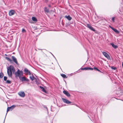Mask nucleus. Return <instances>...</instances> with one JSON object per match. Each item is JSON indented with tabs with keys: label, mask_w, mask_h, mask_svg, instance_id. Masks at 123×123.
I'll list each match as a JSON object with an SVG mask.
<instances>
[{
	"label": "nucleus",
	"mask_w": 123,
	"mask_h": 123,
	"mask_svg": "<svg viewBox=\"0 0 123 123\" xmlns=\"http://www.w3.org/2000/svg\"><path fill=\"white\" fill-rule=\"evenodd\" d=\"M7 69V73L9 77H11L12 75V72L13 73L15 72V70L14 67L12 65H10L8 67Z\"/></svg>",
	"instance_id": "nucleus-1"
},
{
	"label": "nucleus",
	"mask_w": 123,
	"mask_h": 123,
	"mask_svg": "<svg viewBox=\"0 0 123 123\" xmlns=\"http://www.w3.org/2000/svg\"><path fill=\"white\" fill-rule=\"evenodd\" d=\"M5 58L8 61L10 62H12V60L10 59L9 58L7 57H5Z\"/></svg>",
	"instance_id": "nucleus-18"
},
{
	"label": "nucleus",
	"mask_w": 123,
	"mask_h": 123,
	"mask_svg": "<svg viewBox=\"0 0 123 123\" xmlns=\"http://www.w3.org/2000/svg\"><path fill=\"white\" fill-rule=\"evenodd\" d=\"M23 71L18 69L17 71L15 73V74L16 78L19 77V79H20L21 76L23 75Z\"/></svg>",
	"instance_id": "nucleus-2"
},
{
	"label": "nucleus",
	"mask_w": 123,
	"mask_h": 123,
	"mask_svg": "<svg viewBox=\"0 0 123 123\" xmlns=\"http://www.w3.org/2000/svg\"><path fill=\"white\" fill-rule=\"evenodd\" d=\"M115 17H112V20L113 21V22H114V19H115Z\"/></svg>",
	"instance_id": "nucleus-29"
},
{
	"label": "nucleus",
	"mask_w": 123,
	"mask_h": 123,
	"mask_svg": "<svg viewBox=\"0 0 123 123\" xmlns=\"http://www.w3.org/2000/svg\"><path fill=\"white\" fill-rule=\"evenodd\" d=\"M19 79L20 80H21L22 81H26L27 82H29V80L26 78L25 76H23L21 77L20 79Z\"/></svg>",
	"instance_id": "nucleus-4"
},
{
	"label": "nucleus",
	"mask_w": 123,
	"mask_h": 123,
	"mask_svg": "<svg viewBox=\"0 0 123 123\" xmlns=\"http://www.w3.org/2000/svg\"><path fill=\"white\" fill-rule=\"evenodd\" d=\"M113 30L117 33H119V32L115 28Z\"/></svg>",
	"instance_id": "nucleus-23"
},
{
	"label": "nucleus",
	"mask_w": 123,
	"mask_h": 123,
	"mask_svg": "<svg viewBox=\"0 0 123 123\" xmlns=\"http://www.w3.org/2000/svg\"><path fill=\"white\" fill-rule=\"evenodd\" d=\"M24 72L27 74L29 75H31V73L30 71L26 68H25L24 70Z\"/></svg>",
	"instance_id": "nucleus-10"
},
{
	"label": "nucleus",
	"mask_w": 123,
	"mask_h": 123,
	"mask_svg": "<svg viewBox=\"0 0 123 123\" xmlns=\"http://www.w3.org/2000/svg\"><path fill=\"white\" fill-rule=\"evenodd\" d=\"M40 88L42 89V91L43 92L46 93V92L44 89V88L42 86H40Z\"/></svg>",
	"instance_id": "nucleus-17"
},
{
	"label": "nucleus",
	"mask_w": 123,
	"mask_h": 123,
	"mask_svg": "<svg viewBox=\"0 0 123 123\" xmlns=\"http://www.w3.org/2000/svg\"><path fill=\"white\" fill-rule=\"evenodd\" d=\"M30 79L32 80H33L34 79V76H30Z\"/></svg>",
	"instance_id": "nucleus-20"
},
{
	"label": "nucleus",
	"mask_w": 123,
	"mask_h": 123,
	"mask_svg": "<svg viewBox=\"0 0 123 123\" xmlns=\"http://www.w3.org/2000/svg\"><path fill=\"white\" fill-rule=\"evenodd\" d=\"M81 70H93V68L90 67H85L84 68H80Z\"/></svg>",
	"instance_id": "nucleus-9"
},
{
	"label": "nucleus",
	"mask_w": 123,
	"mask_h": 123,
	"mask_svg": "<svg viewBox=\"0 0 123 123\" xmlns=\"http://www.w3.org/2000/svg\"><path fill=\"white\" fill-rule=\"evenodd\" d=\"M111 44L112 45V46L114 49H116L118 47L117 46L114 45L113 43H111Z\"/></svg>",
	"instance_id": "nucleus-15"
},
{
	"label": "nucleus",
	"mask_w": 123,
	"mask_h": 123,
	"mask_svg": "<svg viewBox=\"0 0 123 123\" xmlns=\"http://www.w3.org/2000/svg\"><path fill=\"white\" fill-rule=\"evenodd\" d=\"M15 107V105H13L11 107H8L7 109V112H8V111H9L10 110L11 111Z\"/></svg>",
	"instance_id": "nucleus-5"
},
{
	"label": "nucleus",
	"mask_w": 123,
	"mask_h": 123,
	"mask_svg": "<svg viewBox=\"0 0 123 123\" xmlns=\"http://www.w3.org/2000/svg\"><path fill=\"white\" fill-rule=\"evenodd\" d=\"M12 59L13 61L17 65H18L17 59L14 56H12Z\"/></svg>",
	"instance_id": "nucleus-6"
},
{
	"label": "nucleus",
	"mask_w": 123,
	"mask_h": 123,
	"mask_svg": "<svg viewBox=\"0 0 123 123\" xmlns=\"http://www.w3.org/2000/svg\"><path fill=\"white\" fill-rule=\"evenodd\" d=\"M63 92L68 97H69L70 96V94L67 91H63Z\"/></svg>",
	"instance_id": "nucleus-13"
},
{
	"label": "nucleus",
	"mask_w": 123,
	"mask_h": 123,
	"mask_svg": "<svg viewBox=\"0 0 123 123\" xmlns=\"http://www.w3.org/2000/svg\"><path fill=\"white\" fill-rule=\"evenodd\" d=\"M48 7H51V6L50 5H49L48 6Z\"/></svg>",
	"instance_id": "nucleus-32"
},
{
	"label": "nucleus",
	"mask_w": 123,
	"mask_h": 123,
	"mask_svg": "<svg viewBox=\"0 0 123 123\" xmlns=\"http://www.w3.org/2000/svg\"><path fill=\"white\" fill-rule=\"evenodd\" d=\"M102 53L103 55L108 59L110 60V57L109 55L106 53L105 52H102Z\"/></svg>",
	"instance_id": "nucleus-3"
},
{
	"label": "nucleus",
	"mask_w": 123,
	"mask_h": 123,
	"mask_svg": "<svg viewBox=\"0 0 123 123\" xmlns=\"http://www.w3.org/2000/svg\"><path fill=\"white\" fill-rule=\"evenodd\" d=\"M6 83L7 84H10L11 83V81L10 80H7L6 81Z\"/></svg>",
	"instance_id": "nucleus-25"
},
{
	"label": "nucleus",
	"mask_w": 123,
	"mask_h": 123,
	"mask_svg": "<svg viewBox=\"0 0 123 123\" xmlns=\"http://www.w3.org/2000/svg\"><path fill=\"white\" fill-rule=\"evenodd\" d=\"M50 53L51 54L53 55V56L54 57H55V56H54L51 53Z\"/></svg>",
	"instance_id": "nucleus-33"
},
{
	"label": "nucleus",
	"mask_w": 123,
	"mask_h": 123,
	"mask_svg": "<svg viewBox=\"0 0 123 123\" xmlns=\"http://www.w3.org/2000/svg\"><path fill=\"white\" fill-rule=\"evenodd\" d=\"M111 68L114 70H115L116 69V68L115 67L112 66L111 67Z\"/></svg>",
	"instance_id": "nucleus-27"
},
{
	"label": "nucleus",
	"mask_w": 123,
	"mask_h": 123,
	"mask_svg": "<svg viewBox=\"0 0 123 123\" xmlns=\"http://www.w3.org/2000/svg\"><path fill=\"white\" fill-rule=\"evenodd\" d=\"M15 11L13 10L10 11L9 12V15L10 16H11L14 14Z\"/></svg>",
	"instance_id": "nucleus-12"
},
{
	"label": "nucleus",
	"mask_w": 123,
	"mask_h": 123,
	"mask_svg": "<svg viewBox=\"0 0 123 123\" xmlns=\"http://www.w3.org/2000/svg\"><path fill=\"white\" fill-rule=\"evenodd\" d=\"M94 69L96 70H97L100 72H101L100 70H99L98 69V68H97L94 67Z\"/></svg>",
	"instance_id": "nucleus-24"
},
{
	"label": "nucleus",
	"mask_w": 123,
	"mask_h": 123,
	"mask_svg": "<svg viewBox=\"0 0 123 123\" xmlns=\"http://www.w3.org/2000/svg\"><path fill=\"white\" fill-rule=\"evenodd\" d=\"M22 32H25L26 30L24 29H22Z\"/></svg>",
	"instance_id": "nucleus-28"
},
{
	"label": "nucleus",
	"mask_w": 123,
	"mask_h": 123,
	"mask_svg": "<svg viewBox=\"0 0 123 123\" xmlns=\"http://www.w3.org/2000/svg\"><path fill=\"white\" fill-rule=\"evenodd\" d=\"M44 10L45 12L48 13L49 12V11L48 9L46 7H45L44 8Z\"/></svg>",
	"instance_id": "nucleus-16"
},
{
	"label": "nucleus",
	"mask_w": 123,
	"mask_h": 123,
	"mask_svg": "<svg viewBox=\"0 0 123 123\" xmlns=\"http://www.w3.org/2000/svg\"><path fill=\"white\" fill-rule=\"evenodd\" d=\"M61 75L63 78H67V76L64 74H61Z\"/></svg>",
	"instance_id": "nucleus-19"
},
{
	"label": "nucleus",
	"mask_w": 123,
	"mask_h": 123,
	"mask_svg": "<svg viewBox=\"0 0 123 123\" xmlns=\"http://www.w3.org/2000/svg\"><path fill=\"white\" fill-rule=\"evenodd\" d=\"M4 74L2 73H0V78H2L4 76Z\"/></svg>",
	"instance_id": "nucleus-22"
},
{
	"label": "nucleus",
	"mask_w": 123,
	"mask_h": 123,
	"mask_svg": "<svg viewBox=\"0 0 123 123\" xmlns=\"http://www.w3.org/2000/svg\"><path fill=\"white\" fill-rule=\"evenodd\" d=\"M5 55H6V54H5Z\"/></svg>",
	"instance_id": "nucleus-35"
},
{
	"label": "nucleus",
	"mask_w": 123,
	"mask_h": 123,
	"mask_svg": "<svg viewBox=\"0 0 123 123\" xmlns=\"http://www.w3.org/2000/svg\"><path fill=\"white\" fill-rule=\"evenodd\" d=\"M32 19L34 21H37V19L35 17H32Z\"/></svg>",
	"instance_id": "nucleus-21"
},
{
	"label": "nucleus",
	"mask_w": 123,
	"mask_h": 123,
	"mask_svg": "<svg viewBox=\"0 0 123 123\" xmlns=\"http://www.w3.org/2000/svg\"><path fill=\"white\" fill-rule=\"evenodd\" d=\"M110 27L113 30L114 29V28H113V27L111 26H110Z\"/></svg>",
	"instance_id": "nucleus-30"
},
{
	"label": "nucleus",
	"mask_w": 123,
	"mask_h": 123,
	"mask_svg": "<svg viewBox=\"0 0 123 123\" xmlns=\"http://www.w3.org/2000/svg\"><path fill=\"white\" fill-rule=\"evenodd\" d=\"M62 100L64 103L67 104H70L71 103V102L65 98H62Z\"/></svg>",
	"instance_id": "nucleus-11"
},
{
	"label": "nucleus",
	"mask_w": 123,
	"mask_h": 123,
	"mask_svg": "<svg viewBox=\"0 0 123 123\" xmlns=\"http://www.w3.org/2000/svg\"><path fill=\"white\" fill-rule=\"evenodd\" d=\"M65 17L66 18L69 20H71L72 18L70 17V16L69 15L68 16H65Z\"/></svg>",
	"instance_id": "nucleus-14"
},
{
	"label": "nucleus",
	"mask_w": 123,
	"mask_h": 123,
	"mask_svg": "<svg viewBox=\"0 0 123 123\" xmlns=\"http://www.w3.org/2000/svg\"><path fill=\"white\" fill-rule=\"evenodd\" d=\"M44 107L46 109H47V107L46 106H44Z\"/></svg>",
	"instance_id": "nucleus-31"
},
{
	"label": "nucleus",
	"mask_w": 123,
	"mask_h": 123,
	"mask_svg": "<svg viewBox=\"0 0 123 123\" xmlns=\"http://www.w3.org/2000/svg\"><path fill=\"white\" fill-rule=\"evenodd\" d=\"M86 26L89 29L91 30L94 31H95V30L89 24H87Z\"/></svg>",
	"instance_id": "nucleus-8"
},
{
	"label": "nucleus",
	"mask_w": 123,
	"mask_h": 123,
	"mask_svg": "<svg viewBox=\"0 0 123 123\" xmlns=\"http://www.w3.org/2000/svg\"><path fill=\"white\" fill-rule=\"evenodd\" d=\"M18 94L21 97H24L25 95L24 92H19L18 93Z\"/></svg>",
	"instance_id": "nucleus-7"
},
{
	"label": "nucleus",
	"mask_w": 123,
	"mask_h": 123,
	"mask_svg": "<svg viewBox=\"0 0 123 123\" xmlns=\"http://www.w3.org/2000/svg\"><path fill=\"white\" fill-rule=\"evenodd\" d=\"M7 77L6 76H5L4 77V79L5 81H6L7 80Z\"/></svg>",
	"instance_id": "nucleus-26"
},
{
	"label": "nucleus",
	"mask_w": 123,
	"mask_h": 123,
	"mask_svg": "<svg viewBox=\"0 0 123 123\" xmlns=\"http://www.w3.org/2000/svg\"><path fill=\"white\" fill-rule=\"evenodd\" d=\"M5 118H6V117L4 119V122H5Z\"/></svg>",
	"instance_id": "nucleus-34"
}]
</instances>
